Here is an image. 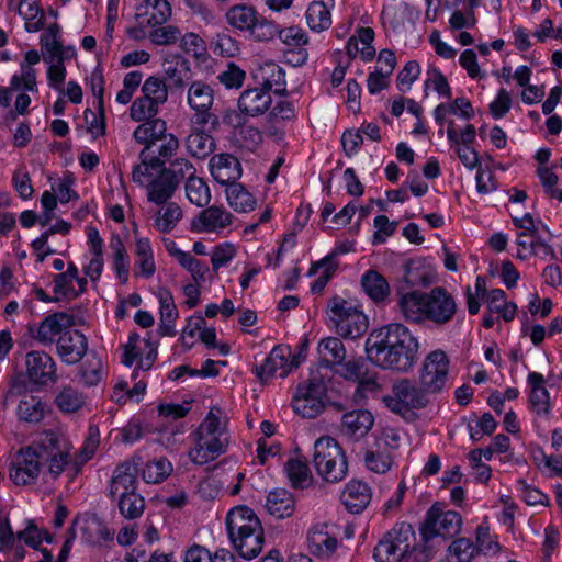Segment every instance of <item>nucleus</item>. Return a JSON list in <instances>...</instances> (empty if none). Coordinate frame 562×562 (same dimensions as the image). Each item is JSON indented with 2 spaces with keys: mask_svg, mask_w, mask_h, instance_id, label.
<instances>
[{
  "mask_svg": "<svg viewBox=\"0 0 562 562\" xmlns=\"http://www.w3.org/2000/svg\"><path fill=\"white\" fill-rule=\"evenodd\" d=\"M162 71L171 85L182 88L191 79L190 63L178 53H167L162 57Z\"/></svg>",
  "mask_w": 562,
  "mask_h": 562,
  "instance_id": "23",
  "label": "nucleus"
},
{
  "mask_svg": "<svg viewBox=\"0 0 562 562\" xmlns=\"http://www.w3.org/2000/svg\"><path fill=\"white\" fill-rule=\"evenodd\" d=\"M367 468L375 473H385L391 469L393 457L382 442H374V447L366 451Z\"/></svg>",
  "mask_w": 562,
  "mask_h": 562,
  "instance_id": "49",
  "label": "nucleus"
},
{
  "mask_svg": "<svg viewBox=\"0 0 562 562\" xmlns=\"http://www.w3.org/2000/svg\"><path fill=\"white\" fill-rule=\"evenodd\" d=\"M74 324V315L63 312L54 313L44 318L33 337L44 346H52L57 340L56 336L59 337L64 330L68 327H72Z\"/></svg>",
  "mask_w": 562,
  "mask_h": 562,
  "instance_id": "18",
  "label": "nucleus"
},
{
  "mask_svg": "<svg viewBox=\"0 0 562 562\" xmlns=\"http://www.w3.org/2000/svg\"><path fill=\"white\" fill-rule=\"evenodd\" d=\"M327 308L330 312V321L341 337L356 339L367 331L368 317L351 302L335 295L328 300Z\"/></svg>",
  "mask_w": 562,
  "mask_h": 562,
  "instance_id": "7",
  "label": "nucleus"
},
{
  "mask_svg": "<svg viewBox=\"0 0 562 562\" xmlns=\"http://www.w3.org/2000/svg\"><path fill=\"white\" fill-rule=\"evenodd\" d=\"M341 499L349 512L358 514L369 504L371 490L366 483L352 480L346 485Z\"/></svg>",
  "mask_w": 562,
  "mask_h": 562,
  "instance_id": "29",
  "label": "nucleus"
},
{
  "mask_svg": "<svg viewBox=\"0 0 562 562\" xmlns=\"http://www.w3.org/2000/svg\"><path fill=\"white\" fill-rule=\"evenodd\" d=\"M69 463L70 448L58 432L47 430L15 456L10 468V479L15 485H27L46 467L50 477L56 480Z\"/></svg>",
  "mask_w": 562,
  "mask_h": 562,
  "instance_id": "2",
  "label": "nucleus"
},
{
  "mask_svg": "<svg viewBox=\"0 0 562 562\" xmlns=\"http://www.w3.org/2000/svg\"><path fill=\"white\" fill-rule=\"evenodd\" d=\"M80 382L86 386L97 385L102 376V361L100 358L93 356L88 358L80 367L79 371Z\"/></svg>",
  "mask_w": 562,
  "mask_h": 562,
  "instance_id": "63",
  "label": "nucleus"
},
{
  "mask_svg": "<svg viewBox=\"0 0 562 562\" xmlns=\"http://www.w3.org/2000/svg\"><path fill=\"white\" fill-rule=\"evenodd\" d=\"M284 467L293 487L304 488L312 482V472L305 458L289 459Z\"/></svg>",
  "mask_w": 562,
  "mask_h": 562,
  "instance_id": "47",
  "label": "nucleus"
},
{
  "mask_svg": "<svg viewBox=\"0 0 562 562\" xmlns=\"http://www.w3.org/2000/svg\"><path fill=\"white\" fill-rule=\"evenodd\" d=\"M464 0H446L445 5L450 11L448 20L451 32L475 27L477 18L475 12L464 8Z\"/></svg>",
  "mask_w": 562,
  "mask_h": 562,
  "instance_id": "31",
  "label": "nucleus"
},
{
  "mask_svg": "<svg viewBox=\"0 0 562 562\" xmlns=\"http://www.w3.org/2000/svg\"><path fill=\"white\" fill-rule=\"evenodd\" d=\"M310 550L321 558H329L337 549L338 541L324 528H314L307 535Z\"/></svg>",
  "mask_w": 562,
  "mask_h": 562,
  "instance_id": "40",
  "label": "nucleus"
},
{
  "mask_svg": "<svg viewBox=\"0 0 562 562\" xmlns=\"http://www.w3.org/2000/svg\"><path fill=\"white\" fill-rule=\"evenodd\" d=\"M137 476L138 463L135 459L125 460L119 463L114 469L110 481L109 497L112 501H115L119 495L137 491Z\"/></svg>",
  "mask_w": 562,
  "mask_h": 562,
  "instance_id": "15",
  "label": "nucleus"
},
{
  "mask_svg": "<svg viewBox=\"0 0 562 562\" xmlns=\"http://www.w3.org/2000/svg\"><path fill=\"white\" fill-rule=\"evenodd\" d=\"M187 102L194 112L193 123L195 125H206L216 121L210 111L214 102V93L209 85L202 81L192 82L188 89Z\"/></svg>",
  "mask_w": 562,
  "mask_h": 562,
  "instance_id": "13",
  "label": "nucleus"
},
{
  "mask_svg": "<svg viewBox=\"0 0 562 562\" xmlns=\"http://www.w3.org/2000/svg\"><path fill=\"white\" fill-rule=\"evenodd\" d=\"M268 513L278 519L291 517L295 510L293 495L284 488L271 491L266 501Z\"/></svg>",
  "mask_w": 562,
  "mask_h": 562,
  "instance_id": "33",
  "label": "nucleus"
},
{
  "mask_svg": "<svg viewBox=\"0 0 562 562\" xmlns=\"http://www.w3.org/2000/svg\"><path fill=\"white\" fill-rule=\"evenodd\" d=\"M221 435L195 431V447L189 452L190 459L196 464H204L223 454L226 451V446L221 439Z\"/></svg>",
  "mask_w": 562,
  "mask_h": 562,
  "instance_id": "17",
  "label": "nucleus"
},
{
  "mask_svg": "<svg viewBox=\"0 0 562 562\" xmlns=\"http://www.w3.org/2000/svg\"><path fill=\"white\" fill-rule=\"evenodd\" d=\"M454 115L461 120H471L474 117L475 112L470 100L465 97H460L451 102H443L437 105L434 110V119L437 124H449V117Z\"/></svg>",
  "mask_w": 562,
  "mask_h": 562,
  "instance_id": "27",
  "label": "nucleus"
},
{
  "mask_svg": "<svg viewBox=\"0 0 562 562\" xmlns=\"http://www.w3.org/2000/svg\"><path fill=\"white\" fill-rule=\"evenodd\" d=\"M449 372V359L442 350L430 352L423 364L419 374V384H422L429 394H436L442 391L446 385Z\"/></svg>",
  "mask_w": 562,
  "mask_h": 562,
  "instance_id": "9",
  "label": "nucleus"
},
{
  "mask_svg": "<svg viewBox=\"0 0 562 562\" xmlns=\"http://www.w3.org/2000/svg\"><path fill=\"white\" fill-rule=\"evenodd\" d=\"M178 186V178H151L146 186L147 199L156 204H162L173 195Z\"/></svg>",
  "mask_w": 562,
  "mask_h": 562,
  "instance_id": "43",
  "label": "nucleus"
},
{
  "mask_svg": "<svg viewBox=\"0 0 562 562\" xmlns=\"http://www.w3.org/2000/svg\"><path fill=\"white\" fill-rule=\"evenodd\" d=\"M140 124L134 130V139L145 145L140 151V162L134 168L132 176H155L160 172L162 160L154 155L149 145L161 138L166 131V122L160 119L139 122Z\"/></svg>",
  "mask_w": 562,
  "mask_h": 562,
  "instance_id": "5",
  "label": "nucleus"
},
{
  "mask_svg": "<svg viewBox=\"0 0 562 562\" xmlns=\"http://www.w3.org/2000/svg\"><path fill=\"white\" fill-rule=\"evenodd\" d=\"M18 14L22 18L27 33H36L45 26V12L36 0H21Z\"/></svg>",
  "mask_w": 562,
  "mask_h": 562,
  "instance_id": "35",
  "label": "nucleus"
},
{
  "mask_svg": "<svg viewBox=\"0 0 562 562\" xmlns=\"http://www.w3.org/2000/svg\"><path fill=\"white\" fill-rule=\"evenodd\" d=\"M374 31L369 26L357 27L356 34L346 43V52L351 58H360L362 61H371L375 56L373 46Z\"/></svg>",
  "mask_w": 562,
  "mask_h": 562,
  "instance_id": "20",
  "label": "nucleus"
},
{
  "mask_svg": "<svg viewBox=\"0 0 562 562\" xmlns=\"http://www.w3.org/2000/svg\"><path fill=\"white\" fill-rule=\"evenodd\" d=\"M321 363L326 367L341 364L346 359V349L342 341L337 337H327L318 345Z\"/></svg>",
  "mask_w": 562,
  "mask_h": 562,
  "instance_id": "41",
  "label": "nucleus"
},
{
  "mask_svg": "<svg viewBox=\"0 0 562 562\" xmlns=\"http://www.w3.org/2000/svg\"><path fill=\"white\" fill-rule=\"evenodd\" d=\"M527 382L531 387L530 404L537 414L548 415L550 412L549 392L544 386V378L538 372H530Z\"/></svg>",
  "mask_w": 562,
  "mask_h": 562,
  "instance_id": "36",
  "label": "nucleus"
},
{
  "mask_svg": "<svg viewBox=\"0 0 562 562\" xmlns=\"http://www.w3.org/2000/svg\"><path fill=\"white\" fill-rule=\"evenodd\" d=\"M202 126L203 125L195 126L187 138V149L196 158L206 157L212 153L215 146L213 137L206 133Z\"/></svg>",
  "mask_w": 562,
  "mask_h": 562,
  "instance_id": "46",
  "label": "nucleus"
},
{
  "mask_svg": "<svg viewBox=\"0 0 562 562\" xmlns=\"http://www.w3.org/2000/svg\"><path fill=\"white\" fill-rule=\"evenodd\" d=\"M384 537L392 542L398 552H402L404 557L416 550L415 546V531L408 522H397L391 528Z\"/></svg>",
  "mask_w": 562,
  "mask_h": 562,
  "instance_id": "34",
  "label": "nucleus"
},
{
  "mask_svg": "<svg viewBox=\"0 0 562 562\" xmlns=\"http://www.w3.org/2000/svg\"><path fill=\"white\" fill-rule=\"evenodd\" d=\"M424 88L426 91H435L440 98H451V88L448 79L437 67H429L427 69Z\"/></svg>",
  "mask_w": 562,
  "mask_h": 562,
  "instance_id": "58",
  "label": "nucleus"
},
{
  "mask_svg": "<svg viewBox=\"0 0 562 562\" xmlns=\"http://www.w3.org/2000/svg\"><path fill=\"white\" fill-rule=\"evenodd\" d=\"M212 176H240L241 166L239 160L229 154L214 155L209 162Z\"/></svg>",
  "mask_w": 562,
  "mask_h": 562,
  "instance_id": "51",
  "label": "nucleus"
},
{
  "mask_svg": "<svg viewBox=\"0 0 562 562\" xmlns=\"http://www.w3.org/2000/svg\"><path fill=\"white\" fill-rule=\"evenodd\" d=\"M276 36H278L284 45L292 48H304V46L308 43V36L306 32L300 26L279 29L277 25Z\"/></svg>",
  "mask_w": 562,
  "mask_h": 562,
  "instance_id": "62",
  "label": "nucleus"
},
{
  "mask_svg": "<svg viewBox=\"0 0 562 562\" xmlns=\"http://www.w3.org/2000/svg\"><path fill=\"white\" fill-rule=\"evenodd\" d=\"M26 372L29 380L40 386L54 383L57 379L53 358L43 351H30L26 355Z\"/></svg>",
  "mask_w": 562,
  "mask_h": 562,
  "instance_id": "16",
  "label": "nucleus"
},
{
  "mask_svg": "<svg viewBox=\"0 0 562 562\" xmlns=\"http://www.w3.org/2000/svg\"><path fill=\"white\" fill-rule=\"evenodd\" d=\"M140 92L144 97L159 104H165L168 100V87L165 79L158 76L147 77L140 86Z\"/></svg>",
  "mask_w": 562,
  "mask_h": 562,
  "instance_id": "52",
  "label": "nucleus"
},
{
  "mask_svg": "<svg viewBox=\"0 0 562 562\" xmlns=\"http://www.w3.org/2000/svg\"><path fill=\"white\" fill-rule=\"evenodd\" d=\"M233 215L220 206H209L191 222V229L196 233H212L232 224Z\"/></svg>",
  "mask_w": 562,
  "mask_h": 562,
  "instance_id": "19",
  "label": "nucleus"
},
{
  "mask_svg": "<svg viewBox=\"0 0 562 562\" xmlns=\"http://www.w3.org/2000/svg\"><path fill=\"white\" fill-rule=\"evenodd\" d=\"M81 538L90 546H105L113 542L114 530L95 514L87 515L81 522Z\"/></svg>",
  "mask_w": 562,
  "mask_h": 562,
  "instance_id": "21",
  "label": "nucleus"
},
{
  "mask_svg": "<svg viewBox=\"0 0 562 562\" xmlns=\"http://www.w3.org/2000/svg\"><path fill=\"white\" fill-rule=\"evenodd\" d=\"M272 105L270 91L265 88L245 90L238 99V108L243 113L258 116L266 113Z\"/></svg>",
  "mask_w": 562,
  "mask_h": 562,
  "instance_id": "24",
  "label": "nucleus"
},
{
  "mask_svg": "<svg viewBox=\"0 0 562 562\" xmlns=\"http://www.w3.org/2000/svg\"><path fill=\"white\" fill-rule=\"evenodd\" d=\"M172 472V465L166 458L147 462L142 471V477L146 483H160Z\"/></svg>",
  "mask_w": 562,
  "mask_h": 562,
  "instance_id": "56",
  "label": "nucleus"
},
{
  "mask_svg": "<svg viewBox=\"0 0 562 562\" xmlns=\"http://www.w3.org/2000/svg\"><path fill=\"white\" fill-rule=\"evenodd\" d=\"M374 424L369 411L359 409L346 413L341 418V432L352 439H360L368 434Z\"/></svg>",
  "mask_w": 562,
  "mask_h": 562,
  "instance_id": "26",
  "label": "nucleus"
},
{
  "mask_svg": "<svg viewBox=\"0 0 562 562\" xmlns=\"http://www.w3.org/2000/svg\"><path fill=\"white\" fill-rule=\"evenodd\" d=\"M394 404L391 406L393 412L401 413L408 409H422L426 407L430 400L429 393L420 384L416 385L409 379H401L392 386Z\"/></svg>",
  "mask_w": 562,
  "mask_h": 562,
  "instance_id": "10",
  "label": "nucleus"
},
{
  "mask_svg": "<svg viewBox=\"0 0 562 562\" xmlns=\"http://www.w3.org/2000/svg\"><path fill=\"white\" fill-rule=\"evenodd\" d=\"M160 105L147 99L143 94L136 98L130 106V117L134 122L156 120Z\"/></svg>",
  "mask_w": 562,
  "mask_h": 562,
  "instance_id": "53",
  "label": "nucleus"
},
{
  "mask_svg": "<svg viewBox=\"0 0 562 562\" xmlns=\"http://www.w3.org/2000/svg\"><path fill=\"white\" fill-rule=\"evenodd\" d=\"M115 501L120 514L127 519L139 517L145 508L144 497L137 491L119 495Z\"/></svg>",
  "mask_w": 562,
  "mask_h": 562,
  "instance_id": "50",
  "label": "nucleus"
},
{
  "mask_svg": "<svg viewBox=\"0 0 562 562\" xmlns=\"http://www.w3.org/2000/svg\"><path fill=\"white\" fill-rule=\"evenodd\" d=\"M456 313V300L445 288L436 286L426 293V319L442 326L449 323Z\"/></svg>",
  "mask_w": 562,
  "mask_h": 562,
  "instance_id": "12",
  "label": "nucleus"
},
{
  "mask_svg": "<svg viewBox=\"0 0 562 562\" xmlns=\"http://www.w3.org/2000/svg\"><path fill=\"white\" fill-rule=\"evenodd\" d=\"M373 558L376 562H407L406 557H404L402 552H398L396 547L384 536L375 546Z\"/></svg>",
  "mask_w": 562,
  "mask_h": 562,
  "instance_id": "64",
  "label": "nucleus"
},
{
  "mask_svg": "<svg viewBox=\"0 0 562 562\" xmlns=\"http://www.w3.org/2000/svg\"><path fill=\"white\" fill-rule=\"evenodd\" d=\"M323 268L322 274L315 280V282L311 286V291L313 294H321L328 283V281L333 278L335 274L338 262L335 259V254H329L319 261L314 262L310 270L308 276H314L318 272V270Z\"/></svg>",
  "mask_w": 562,
  "mask_h": 562,
  "instance_id": "44",
  "label": "nucleus"
},
{
  "mask_svg": "<svg viewBox=\"0 0 562 562\" xmlns=\"http://www.w3.org/2000/svg\"><path fill=\"white\" fill-rule=\"evenodd\" d=\"M145 13L149 25H161L171 16V5L167 0H146Z\"/></svg>",
  "mask_w": 562,
  "mask_h": 562,
  "instance_id": "57",
  "label": "nucleus"
},
{
  "mask_svg": "<svg viewBox=\"0 0 562 562\" xmlns=\"http://www.w3.org/2000/svg\"><path fill=\"white\" fill-rule=\"evenodd\" d=\"M326 385L321 379H310L296 387L292 406L304 418H315L325 408Z\"/></svg>",
  "mask_w": 562,
  "mask_h": 562,
  "instance_id": "8",
  "label": "nucleus"
},
{
  "mask_svg": "<svg viewBox=\"0 0 562 562\" xmlns=\"http://www.w3.org/2000/svg\"><path fill=\"white\" fill-rule=\"evenodd\" d=\"M228 538L235 551L245 560L257 558L265 543V532L255 512L248 506H236L226 517Z\"/></svg>",
  "mask_w": 562,
  "mask_h": 562,
  "instance_id": "3",
  "label": "nucleus"
},
{
  "mask_svg": "<svg viewBox=\"0 0 562 562\" xmlns=\"http://www.w3.org/2000/svg\"><path fill=\"white\" fill-rule=\"evenodd\" d=\"M41 61V55L36 49L25 52L23 61L20 64V72L13 74L10 83L13 88H23L24 91L37 93L36 72L33 66Z\"/></svg>",
  "mask_w": 562,
  "mask_h": 562,
  "instance_id": "22",
  "label": "nucleus"
},
{
  "mask_svg": "<svg viewBox=\"0 0 562 562\" xmlns=\"http://www.w3.org/2000/svg\"><path fill=\"white\" fill-rule=\"evenodd\" d=\"M361 286L374 303L384 302L390 294L387 280L376 270H368L361 277Z\"/></svg>",
  "mask_w": 562,
  "mask_h": 562,
  "instance_id": "37",
  "label": "nucleus"
},
{
  "mask_svg": "<svg viewBox=\"0 0 562 562\" xmlns=\"http://www.w3.org/2000/svg\"><path fill=\"white\" fill-rule=\"evenodd\" d=\"M436 280L434 268L423 260H411L405 265L404 281L411 286H428Z\"/></svg>",
  "mask_w": 562,
  "mask_h": 562,
  "instance_id": "38",
  "label": "nucleus"
},
{
  "mask_svg": "<svg viewBox=\"0 0 562 562\" xmlns=\"http://www.w3.org/2000/svg\"><path fill=\"white\" fill-rule=\"evenodd\" d=\"M187 196L191 203L202 207L211 201V193L204 178H188L186 183Z\"/></svg>",
  "mask_w": 562,
  "mask_h": 562,
  "instance_id": "59",
  "label": "nucleus"
},
{
  "mask_svg": "<svg viewBox=\"0 0 562 562\" xmlns=\"http://www.w3.org/2000/svg\"><path fill=\"white\" fill-rule=\"evenodd\" d=\"M398 307L407 322L422 324L426 321V293L414 290L402 294Z\"/></svg>",
  "mask_w": 562,
  "mask_h": 562,
  "instance_id": "28",
  "label": "nucleus"
},
{
  "mask_svg": "<svg viewBox=\"0 0 562 562\" xmlns=\"http://www.w3.org/2000/svg\"><path fill=\"white\" fill-rule=\"evenodd\" d=\"M182 218L181 207L175 203H167L162 212L159 211L155 218V225L161 233H170Z\"/></svg>",
  "mask_w": 562,
  "mask_h": 562,
  "instance_id": "55",
  "label": "nucleus"
},
{
  "mask_svg": "<svg viewBox=\"0 0 562 562\" xmlns=\"http://www.w3.org/2000/svg\"><path fill=\"white\" fill-rule=\"evenodd\" d=\"M221 184L226 186V198L231 207L236 212H250L255 209L256 199L241 184L236 181L220 179Z\"/></svg>",
  "mask_w": 562,
  "mask_h": 562,
  "instance_id": "32",
  "label": "nucleus"
},
{
  "mask_svg": "<svg viewBox=\"0 0 562 562\" xmlns=\"http://www.w3.org/2000/svg\"><path fill=\"white\" fill-rule=\"evenodd\" d=\"M513 106V95L505 88H499L488 103V113L492 119L498 121L509 113Z\"/></svg>",
  "mask_w": 562,
  "mask_h": 562,
  "instance_id": "61",
  "label": "nucleus"
},
{
  "mask_svg": "<svg viewBox=\"0 0 562 562\" xmlns=\"http://www.w3.org/2000/svg\"><path fill=\"white\" fill-rule=\"evenodd\" d=\"M345 454L339 443L331 437H321L315 441L313 462L317 474L322 473L329 461L341 460Z\"/></svg>",
  "mask_w": 562,
  "mask_h": 562,
  "instance_id": "30",
  "label": "nucleus"
},
{
  "mask_svg": "<svg viewBox=\"0 0 562 562\" xmlns=\"http://www.w3.org/2000/svg\"><path fill=\"white\" fill-rule=\"evenodd\" d=\"M505 297L504 290L493 289L485 300L490 313H498L505 322H510L516 316L517 305L514 302H505Z\"/></svg>",
  "mask_w": 562,
  "mask_h": 562,
  "instance_id": "48",
  "label": "nucleus"
},
{
  "mask_svg": "<svg viewBox=\"0 0 562 562\" xmlns=\"http://www.w3.org/2000/svg\"><path fill=\"white\" fill-rule=\"evenodd\" d=\"M44 61L47 65L46 80L48 88L55 92L63 90L67 77L66 66L60 60H55V56L45 55Z\"/></svg>",
  "mask_w": 562,
  "mask_h": 562,
  "instance_id": "54",
  "label": "nucleus"
},
{
  "mask_svg": "<svg viewBox=\"0 0 562 562\" xmlns=\"http://www.w3.org/2000/svg\"><path fill=\"white\" fill-rule=\"evenodd\" d=\"M300 366V357L292 355L291 348L285 345L276 346L260 367L256 368L258 378L265 381L276 374L285 378Z\"/></svg>",
  "mask_w": 562,
  "mask_h": 562,
  "instance_id": "11",
  "label": "nucleus"
},
{
  "mask_svg": "<svg viewBox=\"0 0 562 562\" xmlns=\"http://www.w3.org/2000/svg\"><path fill=\"white\" fill-rule=\"evenodd\" d=\"M55 403L61 412L75 413L85 404V397L74 387L64 386L56 395Z\"/></svg>",
  "mask_w": 562,
  "mask_h": 562,
  "instance_id": "60",
  "label": "nucleus"
},
{
  "mask_svg": "<svg viewBox=\"0 0 562 562\" xmlns=\"http://www.w3.org/2000/svg\"><path fill=\"white\" fill-rule=\"evenodd\" d=\"M461 525L462 519L459 513L443 512L439 504H434L419 527L422 551L430 558L448 539L460 532Z\"/></svg>",
  "mask_w": 562,
  "mask_h": 562,
  "instance_id": "4",
  "label": "nucleus"
},
{
  "mask_svg": "<svg viewBox=\"0 0 562 562\" xmlns=\"http://www.w3.org/2000/svg\"><path fill=\"white\" fill-rule=\"evenodd\" d=\"M16 415L21 422L37 424L45 416V404L41 398L25 394L19 402Z\"/></svg>",
  "mask_w": 562,
  "mask_h": 562,
  "instance_id": "45",
  "label": "nucleus"
},
{
  "mask_svg": "<svg viewBox=\"0 0 562 562\" xmlns=\"http://www.w3.org/2000/svg\"><path fill=\"white\" fill-rule=\"evenodd\" d=\"M88 350V339L78 329L68 327L56 340V352L67 364L79 362Z\"/></svg>",
  "mask_w": 562,
  "mask_h": 562,
  "instance_id": "14",
  "label": "nucleus"
},
{
  "mask_svg": "<svg viewBox=\"0 0 562 562\" xmlns=\"http://www.w3.org/2000/svg\"><path fill=\"white\" fill-rule=\"evenodd\" d=\"M256 78L261 81L262 88L280 92L285 90V74L283 69L273 61L261 65L256 72Z\"/></svg>",
  "mask_w": 562,
  "mask_h": 562,
  "instance_id": "39",
  "label": "nucleus"
},
{
  "mask_svg": "<svg viewBox=\"0 0 562 562\" xmlns=\"http://www.w3.org/2000/svg\"><path fill=\"white\" fill-rule=\"evenodd\" d=\"M160 303V324L158 331L160 336H175V322L178 317L177 306L173 303L172 295L165 291L159 295Z\"/></svg>",
  "mask_w": 562,
  "mask_h": 562,
  "instance_id": "42",
  "label": "nucleus"
},
{
  "mask_svg": "<svg viewBox=\"0 0 562 562\" xmlns=\"http://www.w3.org/2000/svg\"><path fill=\"white\" fill-rule=\"evenodd\" d=\"M418 350V339L401 323L373 329L364 344L366 357L373 366L396 373H407L415 367Z\"/></svg>",
  "mask_w": 562,
  "mask_h": 562,
  "instance_id": "1",
  "label": "nucleus"
},
{
  "mask_svg": "<svg viewBox=\"0 0 562 562\" xmlns=\"http://www.w3.org/2000/svg\"><path fill=\"white\" fill-rule=\"evenodd\" d=\"M335 8V0L312 1L306 11L305 20L310 30L316 33L328 30L331 26V11Z\"/></svg>",
  "mask_w": 562,
  "mask_h": 562,
  "instance_id": "25",
  "label": "nucleus"
},
{
  "mask_svg": "<svg viewBox=\"0 0 562 562\" xmlns=\"http://www.w3.org/2000/svg\"><path fill=\"white\" fill-rule=\"evenodd\" d=\"M226 21L234 30L257 41H269L277 33V24L260 16L254 7L247 4L231 7L226 12Z\"/></svg>",
  "mask_w": 562,
  "mask_h": 562,
  "instance_id": "6",
  "label": "nucleus"
}]
</instances>
